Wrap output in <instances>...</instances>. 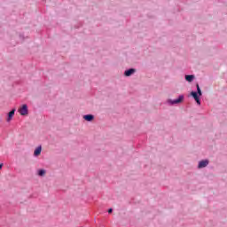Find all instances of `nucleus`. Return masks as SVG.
<instances>
[{
  "mask_svg": "<svg viewBox=\"0 0 227 227\" xmlns=\"http://www.w3.org/2000/svg\"><path fill=\"white\" fill-rule=\"evenodd\" d=\"M37 175L38 176H45V169H39Z\"/></svg>",
  "mask_w": 227,
  "mask_h": 227,
  "instance_id": "nucleus-10",
  "label": "nucleus"
},
{
  "mask_svg": "<svg viewBox=\"0 0 227 227\" xmlns=\"http://www.w3.org/2000/svg\"><path fill=\"white\" fill-rule=\"evenodd\" d=\"M108 214H113V208L108 209Z\"/></svg>",
  "mask_w": 227,
  "mask_h": 227,
  "instance_id": "nucleus-12",
  "label": "nucleus"
},
{
  "mask_svg": "<svg viewBox=\"0 0 227 227\" xmlns=\"http://www.w3.org/2000/svg\"><path fill=\"white\" fill-rule=\"evenodd\" d=\"M83 120H85V121H93V120H95V115L85 114V115H83Z\"/></svg>",
  "mask_w": 227,
  "mask_h": 227,
  "instance_id": "nucleus-7",
  "label": "nucleus"
},
{
  "mask_svg": "<svg viewBox=\"0 0 227 227\" xmlns=\"http://www.w3.org/2000/svg\"><path fill=\"white\" fill-rule=\"evenodd\" d=\"M135 73H136V68H129L124 71V76L130 77L131 75H134Z\"/></svg>",
  "mask_w": 227,
  "mask_h": 227,
  "instance_id": "nucleus-6",
  "label": "nucleus"
},
{
  "mask_svg": "<svg viewBox=\"0 0 227 227\" xmlns=\"http://www.w3.org/2000/svg\"><path fill=\"white\" fill-rule=\"evenodd\" d=\"M208 164H210V161L208 160H202L199 161L198 169H203V168H207Z\"/></svg>",
  "mask_w": 227,
  "mask_h": 227,
  "instance_id": "nucleus-4",
  "label": "nucleus"
},
{
  "mask_svg": "<svg viewBox=\"0 0 227 227\" xmlns=\"http://www.w3.org/2000/svg\"><path fill=\"white\" fill-rule=\"evenodd\" d=\"M3 166H4V164L1 163V164H0V169H3Z\"/></svg>",
  "mask_w": 227,
  "mask_h": 227,
  "instance_id": "nucleus-13",
  "label": "nucleus"
},
{
  "mask_svg": "<svg viewBox=\"0 0 227 227\" xmlns=\"http://www.w3.org/2000/svg\"><path fill=\"white\" fill-rule=\"evenodd\" d=\"M184 95H179L176 99H167L166 104L167 106H176L178 104H182L184 102Z\"/></svg>",
  "mask_w": 227,
  "mask_h": 227,
  "instance_id": "nucleus-2",
  "label": "nucleus"
},
{
  "mask_svg": "<svg viewBox=\"0 0 227 227\" xmlns=\"http://www.w3.org/2000/svg\"><path fill=\"white\" fill-rule=\"evenodd\" d=\"M15 111H17V109L12 108V110L10 111V112L7 114L6 121H7L8 123H10V121H11L12 120H13V116H15Z\"/></svg>",
  "mask_w": 227,
  "mask_h": 227,
  "instance_id": "nucleus-5",
  "label": "nucleus"
},
{
  "mask_svg": "<svg viewBox=\"0 0 227 227\" xmlns=\"http://www.w3.org/2000/svg\"><path fill=\"white\" fill-rule=\"evenodd\" d=\"M18 113H20L21 116H26L27 114H28L29 110L27 109V105H22L21 107L18 110Z\"/></svg>",
  "mask_w": 227,
  "mask_h": 227,
  "instance_id": "nucleus-3",
  "label": "nucleus"
},
{
  "mask_svg": "<svg viewBox=\"0 0 227 227\" xmlns=\"http://www.w3.org/2000/svg\"><path fill=\"white\" fill-rule=\"evenodd\" d=\"M20 38L21 40H24V35H23V34H20Z\"/></svg>",
  "mask_w": 227,
  "mask_h": 227,
  "instance_id": "nucleus-11",
  "label": "nucleus"
},
{
  "mask_svg": "<svg viewBox=\"0 0 227 227\" xmlns=\"http://www.w3.org/2000/svg\"><path fill=\"white\" fill-rule=\"evenodd\" d=\"M196 88H197V91H192L191 97L194 98L198 106H201V99L200 98V97L203 95V92H201V88H200V84L197 83Z\"/></svg>",
  "mask_w": 227,
  "mask_h": 227,
  "instance_id": "nucleus-1",
  "label": "nucleus"
},
{
  "mask_svg": "<svg viewBox=\"0 0 227 227\" xmlns=\"http://www.w3.org/2000/svg\"><path fill=\"white\" fill-rule=\"evenodd\" d=\"M42 153V145H39L35 148L34 151V157H39V155Z\"/></svg>",
  "mask_w": 227,
  "mask_h": 227,
  "instance_id": "nucleus-8",
  "label": "nucleus"
},
{
  "mask_svg": "<svg viewBox=\"0 0 227 227\" xmlns=\"http://www.w3.org/2000/svg\"><path fill=\"white\" fill-rule=\"evenodd\" d=\"M184 79H185V81H187V82H192V81H194V79H195V76H194V74H186L184 76Z\"/></svg>",
  "mask_w": 227,
  "mask_h": 227,
  "instance_id": "nucleus-9",
  "label": "nucleus"
}]
</instances>
